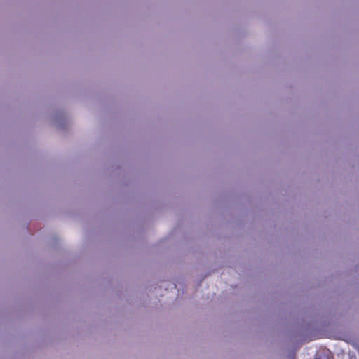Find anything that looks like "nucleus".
<instances>
[{
  "label": "nucleus",
  "instance_id": "obj_1",
  "mask_svg": "<svg viewBox=\"0 0 359 359\" xmlns=\"http://www.w3.org/2000/svg\"><path fill=\"white\" fill-rule=\"evenodd\" d=\"M54 121L59 128L62 129L65 128V118L62 114H57L54 118Z\"/></svg>",
  "mask_w": 359,
  "mask_h": 359
}]
</instances>
